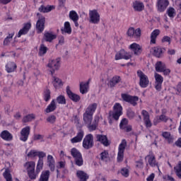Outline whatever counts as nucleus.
<instances>
[{
	"instance_id": "0eeeda50",
	"label": "nucleus",
	"mask_w": 181,
	"mask_h": 181,
	"mask_svg": "<svg viewBox=\"0 0 181 181\" xmlns=\"http://www.w3.org/2000/svg\"><path fill=\"white\" fill-rule=\"evenodd\" d=\"M121 97L123 101H125L126 103H129V104H132V105H134V107L136 105V102L138 101V100H139L138 96H132L126 93H122L121 95Z\"/></svg>"
},
{
	"instance_id": "7ed1b4c3",
	"label": "nucleus",
	"mask_w": 181,
	"mask_h": 181,
	"mask_svg": "<svg viewBox=\"0 0 181 181\" xmlns=\"http://www.w3.org/2000/svg\"><path fill=\"white\" fill-rule=\"evenodd\" d=\"M71 154L75 159V163L77 166H83V157L81 153L77 148H73L71 149Z\"/></svg>"
},
{
	"instance_id": "c03bdc74",
	"label": "nucleus",
	"mask_w": 181,
	"mask_h": 181,
	"mask_svg": "<svg viewBox=\"0 0 181 181\" xmlns=\"http://www.w3.org/2000/svg\"><path fill=\"white\" fill-rule=\"evenodd\" d=\"M119 83V76H114L109 82L108 86L109 87H115L116 84Z\"/></svg>"
},
{
	"instance_id": "c9c22d12",
	"label": "nucleus",
	"mask_w": 181,
	"mask_h": 181,
	"mask_svg": "<svg viewBox=\"0 0 181 181\" xmlns=\"http://www.w3.org/2000/svg\"><path fill=\"white\" fill-rule=\"evenodd\" d=\"M160 31L159 30H154L151 34V45H155L156 43V37L159 36Z\"/></svg>"
},
{
	"instance_id": "338daca9",
	"label": "nucleus",
	"mask_w": 181,
	"mask_h": 181,
	"mask_svg": "<svg viewBox=\"0 0 181 181\" xmlns=\"http://www.w3.org/2000/svg\"><path fill=\"white\" fill-rule=\"evenodd\" d=\"M164 179L165 180H169V181H175V178H173L172 176L170 175H165L164 176Z\"/></svg>"
},
{
	"instance_id": "a19ab883",
	"label": "nucleus",
	"mask_w": 181,
	"mask_h": 181,
	"mask_svg": "<svg viewBox=\"0 0 181 181\" xmlns=\"http://www.w3.org/2000/svg\"><path fill=\"white\" fill-rule=\"evenodd\" d=\"M49 176H50V171L49 170L42 171L39 181H49Z\"/></svg>"
},
{
	"instance_id": "20e7f679",
	"label": "nucleus",
	"mask_w": 181,
	"mask_h": 181,
	"mask_svg": "<svg viewBox=\"0 0 181 181\" xmlns=\"http://www.w3.org/2000/svg\"><path fill=\"white\" fill-rule=\"evenodd\" d=\"M125 148H127V140L122 139L118 148L117 162H122V160H124V152H125Z\"/></svg>"
},
{
	"instance_id": "72a5a7b5",
	"label": "nucleus",
	"mask_w": 181,
	"mask_h": 181,
	"mask_svg": "<svg viewBox=\"0 0 181 181\" xmlns=\"http://www.w3.org/2000/svg\"><path fill=\"white\" fill-rule=\"evenodd\" d=\"M88 84H90V82H81L80 83V93L81 94H87L88 93Z\"/></svg>"
},
{
	"instance_id": "bf43d9fd",
	"label": "nucleus",
	"mask_w": 181,
	"mask_h": 181,
	"mask_svg": "<svg viewBox=\"0 0 181 181\" xmlns=\"http://www.w3.org/2000/svg\"><path fill=\"white\" fill-rule=\"evenodd\" d=\"M120 173L124 177H128L129 176V170L125 168L121 170Z\"/></svg>"
},
{
	"instance_id": "4c0bfd02",
	"label": "nucleus",
	"mask_w": 181,
	"mask_h": 181,
	"mask_svg": "<svg viewBox=\"0 0 181 181\" xmlns=\"http://www.w3.org/2000/svg\"><path fill=\"white\" fill-rule=\"evenodd\" d=\"M16 64L14 62H8L6 66L7 73H13L16 70Z\"/></svg>"
},
{
	"instance_id": "1a4fd4ad",
	"label": "nucleus",
	"mask_w": 181,
	"mask_h": 181,
	"mask_svg": "<svg viewBox=\"0 0 181 181\" xmlns=\"http://www.w3.org/2000/svg\"><path fill=\"white\" fill-rule=\"evenodd\" d=\"M47 67L50 69L51 74L53 76L54 73V70H59L60 67V58H57L56 59H53L47 64Z\"/></svg>"
},
{
	"instance_id": "412c9836",
	"label": "nucleus",
	"mask_w": 181,
	"mask_h": 181,
	"mask_svg": "<svg viewBox=\"0 0 181 181\" xmlns=\"http://www.w3.org/2000/svg\"><path fill=\"white\" fill-rule=\"evenodd\" d=\"M57 110V103H56V99H54L51 103L47 105L45 110V114H50V112H54Z\"/></svg>"
},
{
	"instance_id": "6ab92c4d",
	"label": "nucleus",
	"mask_w": 181,
	"mask_h": 181,
	"mask_svg": "<svg viewBox=\"0 0 181 181\" xmlns=\"http://www.w3.org/2000/svg\"><path fill=\"white\" fill-rule=\"evenodd\" d=\"M141 115L143 116L144 125H146L147 128H151V127H152V122H151L149 113L146 110H142Z\"/></svg>"
},
{
	"instance_id": "37998d69",
	"label": "nucleus",
	"mask_w": 181,
	"mask_h": 181,
	"mask_svg": "<svg viewBox=\"0 0 181 181\" xmlns=\"http://www.w3.org/2000/svg\"><path fill=\"white\" fill-rule=\"evenodd\" d=\"M13 36H15V33L8 34V35L4 40V46H9L11 42H12Z\"/></svg>"
},
{
	"instance_id": "423d86ee",
	"label": "nucleus",
	"mask_w": 181,
	"mask_h": 181,
	"mask_svg": "<svg viewBox=\"0 0 181 181\" xmlns=\"http://www.w3.org/2000/svg\"><path fill=\"white\" fill-rule=\"evenodd\" d=\"M114 111L112 113V117L115 119L116 121H118L119 119V117L122 115V106H121V104L119 103H115L113 107Z\"/></svg>"
},
{
	"instance_id": "5701e85b",
	"label": "nucleus",
	"mask_w": 181,
	"mask_h": 181,
	"mask_svg": "<svg viewBox=\"0 0 181 181\" xmlns=\"http://www.w3.org/2000/svg\"><path fill=\"white\" fill-rule=\"evenodd\" d=\"M0 136L4 141H6L7 142H11L13 139V136L11 134L8 130H4L1 134Z\"/></svg>"
},
{
	"instance_id": "6e6552de",
	"label": "nucleus",
	"mask_w": 181,
	"mask_h": 181,
	"mask_svg": "<svg viewBox=\"0 0 181 181\" xmlns=\"http://www.w3.org/2000/svg\"><path fill=\"white\" fill-rule=\"evenodd\" d=\"M94 145V137L92 134H88L83 141V147L85 149H90Z\"/></svg>"
},
{
	"instance_id": "9b49d317",
	"label": "nucleus",
	"mask_w": 181,
	"mask_h": 181,
	"mask_svg": "<svg viewBox=\"0 0 181 181\" xmlns=\"http://www.w3.org/2000/svg\"><path fill=\"white\" fill-rule=\"evenodd\" d=\"M30 134V127L27 126L21 129L20 139L23 142H26L28 141V138H29Z\"/></svg>"
},
{
	"instance_id": "864d4df0",
	"label": "nucleus",
	"mask_w": 181,
	"mask_h": 181,
	"mask_svg": "<svg viewBox=\"0 0 181 181\" xmlns=\"http://www.w3.org/2000/svg\"><path fill=\"white\" fill-rule=\"evenodd\" d=\"M153 54L156 57H160V55L162 54V49L160 47H154Z\"/></svg>"
},
{
	"instance_id": "4be33fe9",
	"label": "nucleus",
	"mask_w": 181,
	"mask_h": 181,
	"mask_svg": "<svg viewBox=\"0 0 181 181\" xmlns=\"http://www.w3.org/2000/svg\"><path fill=\"white\" fill-rule=\"evenodd\" d=\"M47 166L49 168L51 172H54V169L56 168V161H54V158L53 156L48 155L47 157Z\"/></svg>"
},
{
	"instance_id": "7c9ffc66",
	"label": "nucleus",
	"mask_w": 181,
	"mask_h": 181,
	"mask_svg": "<svg viewBox=\"0 0 181 181\" xmlns=\"http://www.w3.org/2000/svg\"><path fill=\"white\" fill-rule=\"evenodd\" d=\"M76 176L79 179V181H87L88 179V175L83 170H77Z\"/></svg>"
},
{
	"instance_id": "4468645a",
	"label": "nucleus",
	"mask_w": 181,
	"mask_h": 181,
	"mask_svg": "<svg viewBox=\"0 0 181 181\" xmlns=\"http://www.w3.org/2000/svg\"><path fill=\"white\" fill-rule=\"evenodd\" d=\"M42 169H43V167H41L40 165H37L35 171V170L32 171H29L28 173V175L30 180H35L37 177V176H39V174L42 170Z\"/></svg>"
},
{
	"instance_id": "9d476101",
	"label": "nucleus",
	"mask_w": 181,
	"mask_h": 181,
	"mask_svg": "<svg viewBox=\"0 0 181 181\" xmlns=\"http://www.w3.org/2000/svg\"><path fill=\"white\" fill-rule=\"evenodd\" d=\"M155 81V88L157 91H160L162 90V83H163V76L158 73L154 74Z\"/></svg>"
},
{
	"instance_id": "4d7b16f0",
	"label": "nucleus",
	"mask_w": 181,
	"mask_h": 181,
	"mask_svg": "<svg viewBox=\"0 0 181 181\" xmlns=\"http://www.w3.org/2000/svg\"><path fill=\"white\" fill-rule=\"evenodd\" d=\"M132 57V54L129 52H125V50L123 49V54L122 56V59H124V60H129Z\"/></svg>"
},
{
	"instance_id": "2f4dec72",
	"label": "nucleus",
	"mask_w": 181,
	"mask_h": 181,
	"mask_svg": "<svg viewBox=\"0 0 181 181\" xmlns=\"http://www.w3.org/2000/svg\"><path fill=\"white\" fill-rule=\"evenodd\" d=\"M83 136H84V132L80 131L77 134L76 136L71 139V142L72 144H77V142H81V141H83Z\"/></svg>"
},
{
	"instance_id": "052dcab7",
	"label": "nucleus",
	"mask_w": 181,
	"mask_h": 181,
	"mask_svg": "<svg viewBox=\"0 0 181 181\" xmlns=\"http://www.w3.org/2000/svg\"><path fill=\"white\" fill-rule=\"evenodd\" d=\"M37 153L38 151H36L35 150H31L28 154L27 156H28V158H35L36 156H37Z\"/></svg>"
},
{
	"instance_id": "a211bd4d",
	"label": "nucleus",
	"mask_w": 181,
	"mask_h": 181,
	"mask_svg": "<svg viewBox=\"0 0 181 181\" xmlns=\"http://www.w3.org/2000/svg\"><path fill=\"white\" fill-rule=\"evenodd\" d=\"M98 121H99L98 118L95 117L93 122V119H90L89 122H84V123L87 125V128L89 129L90 132H91L97 129V127H98Z\"/></svg>"
},
{
	"instance_id": "b1692460",
	"label": "nucleus",
	"mask_w": 181,
	"mask_h": 181,
	"mask_svg": "<svg viewBox=\"0 0 181 181\" xmlns=\"http://www.w3.org/2000/svg\"><path fill=\"white\" fill-rule=\"evenodd\" d=\"M66 93L69 98L71 100H72V101H74V103H78V101H80L81 100L80 95L71 92V90L69 88V86H67L66 88Z\"/></svg>"
},
{
	"instance_id": "e2e57ef3",
	"label": "nucleus",
	"mask_w": 181,
	"mask_h": 181,
	"mask_svg": "<svg viewBox=\"0 0 181 181\" xmlns=\"http://www.w3.org/2000/svg\"><path fill=\"white\" fill-rule=\"evenodd\" d=\"M122 54H124V49L120 50L115 54V60H121L122 59Z\"/></svg>"
},
{
	"instance_id": "680f3d73",
	"label": "nucleus",
	"mask_w": 181,
	"mask_h": 181,
	"mask_svg": "<svg viewBox=\"0 0 181 181\" xmlns=\"http://www.w3.org/2000/svg\"><path fill=\"white\" fill-rule=\"evenodd\" d=\"M43 138H45V136L42 134L34 135V141H41V142H45V140H43Z\"/></svg>"
},
{
	"instance_id": "f8f14e48",
	"label": "nucleus",
	"mask_w": 181,
	"mask_h": 181,
	"mask_svg": "<svg viewBox=\"0 0 181 181\" xmlns=\"http://www.w3.org/2000/svg\"><path fill=\"white\" fill-rule=\"evenodd\" d=\"M128 119L123 118L119 124L120 129H122L124 132H131V131H132V126L128 124Z\"/></svg>"
},
{
	"instance_id": "0e129e2a",
	"label": "nucleus",
	"mask_w": 181,
	"mask_h": 181,
	"mask_svg": "<svg viewBox=\"0 0 181 181\" xmlns=\"http://www.w3.org/2000/svg\"><path fill=\"white\" fill-rule=\"evenodd\" d=\"M163 43L167 42L168 45H170V42H172V39L170 38L169 36H164L162 39Z\"/></svg>"
},
{
	"instance_id": "603ef678",
	"label": "nucleus",
	"mask_w": 181,
	"mask_h": 181,
	"mask_svg": "<svg viewBox=\"0 0 181 181\" xmlns=\"http://www.w3.org/2000/svg\"><path fill=\"white\" fill-rule=\"evenodd\" d=\"M127 117L129 119H134L135 118V112L131 109H128L127 111Z\"/></svg>"
},
{
	"instance_id": "de8ad7c7",
	"label": "nucleus",
	"mask_w": 181,
	"mask_h": 181,
	"mask_svg": "<svg viewBox=\"0 0 181 181\" xmlns=\"http://www.w3.org/2000/svg\"><path fill=\"white\" fill-rule=\"evenodd\" d=\"M167 14L168 15L169 18H175L176 16V10L173 7H170L167 10Z\"/></svg>"
},
{
	"instance_id": "774afa93",
	"label": "nucleus",
	"mask_w": 181,
	"mask_h": 181,
	"mask_svg": "<svg viewBox=\"0 0 181 181\" xmlns=\"http://www.w3.org/2000/svg\"><path fill=\"white\" fill-rule=\"evenodd\" d=\"M153 179H155V174L152 173L151 175H150L147 177L146 180H147V181H153Z\"/></svg>"
},
{
	"instance_id": "aec40b11",
	"label": "nucleus",
	"mask_w": 181,
	"mask_h": 181,
	"mask_svg": "<svg viewBox=\"0 0 181 181\" xmlns=\"http://www.w3.org/2000/svg\"><path fill=\"white\" fill-rule=\"evenodd\" d=\"M170 121V122H173V119H170L169 117L165 116V114H162L160 116H157L154 120L153 124L154 125H158L159 122H168V121Z\"/></svg>"
},
{
	"instance_id": "f704fd0d",
	"label": "nucleus",
	"mask_w": 181,
	"mask_h": 181,
	"mask_svg": "<svg viewBox=\"0 0 181 181\" xmlns=\"http://www.w3.org/2000/svg\"><path fill=\"white\" fill-rule=\"evenodd\" d=\"M133 8L134 11L136 12H141L143 9H144L145 6L144 5V3L139 2V1H134L133 3Z\"/></svg>"
},
{
	"instance_id": "58836bf2",
	"label": "nucleus",
	"mask_w": 181,
	"mask_h": 181,
	"mask_svg": "<svg viewBox=\"0 0 181 181\" xmlns=\"http://www.w3.org/2000/svg\"><path fill=\"white\" fill-rule=\"evenodd\" d=\"M146 158H148V164L150 166H152L153 168H155V166H158V163H156V160L155 158V156L153 154H149L146 156Z\"/></svg>"
},
{
	"instance_id": "69168bd1",
	"label": "nucleus",
	"mask_w": 181,
	"mask_h": 181,
	"mask_svg": "<svg viewBox=\"0 0 181 181\" xmlns=\"http://www.w3.org/2000/svg\"><path fill=\"white\" fill-rule=\"evenodd\" d=\"M176 90H177V95L181 94V82H180V83L177 85Z\"/></svg>"
},
{
	"instance_id": "a18cd8bd",
	"label": "nucleus",
	"mask_w": 181,
	"mask_h": 181,
	"mask_svg": "<svg viewBox=\"0 0 181 181\" xmlns=\"http://www.w3.org/2000/svg\"><path fill=\"white\" fill-rule=\"evenodd\" d=\"M174 170L179 179H181V161L178 162V164L174 167Z\"/></svg>"
},
{
	"instance_id": "ea45409f",
	"label": "nucleus",
	"mask_w": 181,
	"mask_h": 181,
	"mask_svg": "<svg viewBox=\"0 0 181 181\" xmlns=\"http://www.w3.org/2000/svg\"><path fill=\"white\" fill-rule=\"evenodd\" d=\"M54 9V6H43L42 5L39 8L40 12H42L43 13H47L48 12H50L51 11H53Z\"/></svg>"
},
{
	"instance_id": "bb28decb",
	"label": "nucleus",
	"mask_w": 181,
	"mask_h": 181,
	"mask_svg": "<svg viewBox=\"0 0 181 181\" xmlns=\"http://www.w3.org/2000/svg\"><path fill=\"white\" fill-rule=\"evenodd\" d=\"M69 18L71 19V21H73L75 26L76 28H78V14H77V12H76V11H71L69 12Z\"/></svg>"
},
{
	"instance_id": "2eb2a0df",
	"label": "nucleus",
	"mask_w": 181,
	"mask_h": 181,
	"mask_svg": "<svg viewBox=\"0 0 181 181\" xmlns=\"http://www.w3.org/2000/svg\"><path fill=\"white\" fill-rule=\"evenodd\" d=\"M46 22V18L44 16L39 17L38 21L36 23V29L37 33H42L45 30V23Z\"/></svg>"
},
{
	"instance_id": "f3484780",
	"label": "nucleus",
	"mask_w": 181,
	"mask_h": 181,
	"mask_svg": "<svg viewBox=\"0 0 181 181\" xmlns=\"http://www.w3.org/2000/svg\"><path fill=\"white\" fill-rule=\"evenodd\" d=\"M127 35L134 39H139L141 37V28L134 29V28H129Z\"/></svg>"
},
{
	"instance_id": "3c124183",
	"label": "nucleus",
	"mask_w": 181,
	"mask_h": 181,
	"mask_svg": "<svg viewBox=\"0 0 181 181\" xmlns=\"http://www.w3.org/2000/svg\"><path fill=\"white\" fill-rule=\"evenodd\" d=\"M35 119V115L31 114V115H28L25 116L23 118V122H30V121Z\"/></svg>"
},
{
	"instance_id": "a878e982",
	"label": "nucleus",
	"mask_w": 181,
	"mask_h": 181,
	"mask_svg": "<svg viewBox=\"0 0 181 181\" xmlns=\"http://www.w3.org/2000/svg\"><path fill=\"white\" fill-rule=\"evenodd\" d=\"M30 28H32V24H30V23H27L24 24L23 29L19 30L17 35V37H21L22 35H26V33L29 32Z\"/></svg>"
},
{
	"instance_id": "79ce46f5",
	"label": "nucleus",
	"mask_w": 181,
	"mask_h": 181,
	"mask_svg": "<svg viewBox=\"0 0 181 181\" xmlns=\"http://www.w3.org/2000/svg\"><path fill=\"white\" fill-rule=\"evenodd\" d=\"M155 67L156 71H158V73H162L166 66L162 62H156Z\"/></svg>"
},
{
	"instance_id": "473e14b6",
	"label": "nucleus",
	"mask_w": 181,
	"mask_h": 181,
	"mask_svg": "<svg viewBox=\"0 0 181 181\" xmlns=\"http://www.w3.org/2000/svg\"><path fill=\"white\" fill-rule=\"evenodd\" d=\"M36 166V163L34 161H28L24 164V168L25 170H27V173L31 172L32 170H35V168Z\"/></svg>"
},
{
	"instance_id": "5fc2aeb1",
	"label": "nucleus",
	"mask_w": 181,
	"mask_h": 181,
	"mask_svg": "<svg viewBox=\"0 0 181 181\" xmlns=\"http://www.w3.org/2000/svg\"><path fill=\"white\" fill-rule=\"evenodd\" d=\"M51 96H50V90L47 89L44 92V100L46 103L50 100Z\"/></svg>"
},
{
	"instance_id": "8fccbe9b",
	"label": "nucleus",
	"mask_w": 181,
	"mask_h": 181,
	"mask_svg": "<svg viewBox=\"0 0 181 181\" xmlns=\"http://www.w3.org/2000/svg\"><path fill=\"white\" fill-rule=\"evenodd\" d=\"M108 158H109L108 151H104L100 153V159L103 162H107V160H108Z\"/></svg>"
},
{
	"instance_id": "c756f323",
	"label": "nucleus",
	"mask_w": 181,
	"mask_h": 181,
	"mask_svg": "<svg viewBox=\"0 0 181 181\" xmlns=\"http://www.w3.org/2000/svg\"><path fill=\"white\" fill-rule=\"evenodd\" d=\"M52 84L56 88V90L60 88L63 86V81H62V79L59 78L57 76H52Z\"/></svg>"
},
{
	"instance_id": "6e6d98bb",
	"label": "nucleus",
	"mask_w": 181,
	"mask_h": 181,
	"mask_svg": "<svg viewBox=\"0 0 181 181\" xmlns=\"http://www.w3.org/2000/svg\"><path fill=\"white\" fill-rule=\"evenodd\" d=\"M47 52V47L45 46V45L42 44L40 47L39 54L40 56H43V54H46Z\"/></svg>"
},
{
	"instance_id": "c85d7f7f",
	"label": "nucleus",
	"mask_w": 181,
	"mask_h": 181,
	"mask_svg": "<svg viewBox=\"0 0 181 181\" xmlns=\"http://www.w3.org/2000/svg\"><path fill=\"white\" fill-rule=\"evenodd\" d=\"M61 32L62 35H71V26L70 25V23L66 21L64 23V28H61Z\"/></svg>"
},
{
	"instance_id": "cd10ccee",
	"label": "nucleus",
	"mask_w": 181,
	"mask_h": 181,
	"mask_svg": "<svg viewBox=\"0 0 181 181\" xmlns=\"http://www.w3.org/2000/svg\"><path fill=\"white\" fill-rule=\"evenodd\" d=\"M129 49H131L132 52L134 53V54H141L142 53V47L141 45L136 44V43H133L130 45Z\"/></svg>"
},
{
	"instance_id": "09e8293b",
	"label": "nucleus",
	"mask_w": 181,
	"mask_h": 181,
	"mask_svg": "<svg viewBox=\"0 0 181 181\" xmlns=\"http://www.w3.org/2000/svg\"><path fill=\"white\" fill-rule=\"evenodd\" d=\"M55 101L58 103V104L64 105L66 104V98L63 95H60L59 96L57 97Z\"/></svg>"
},
{
	"instance_id": "ddd939ff",
	"label": "nucleus",
	"mask_w": 181,
	"mask_h": 181,
	"mask_svg": "<svg viewBox=\"0 0 181 181\" xmlns=\"http://www.w3.org/2000/svg\"><path fill=\"white\" fill-rule=\"evenodd\" d=\"M57 35L54 34L53 32H49L46 31L44 33V36L42 38V42H49V43H52L54 39H57Z\"/></svg>"
},
{
	"instance_id": "39448f33",
	"label": "nucleus",
	"mask_w": 181,
	"mask_h": 181,
	"mask_svg": "<svg viewBox=\"0 0 181 181\" xmlns=\"http://www.w3.org/2000/svg\"><path fill=\"white\" fill-rule=\"evenodd\" d=\"M89 22L90 23H93L94 25H98L100 23V13L97 10L89 11Z\"/></svg>"
},
{
	"instance_id": "f03ea898",
	"label": "nucleus",
	"mask_w": 181,
	"mask_h": 181,
	"mask_svg": "<svg viewBox=\"0 0 181 181\" xmlns=\"http://www.w3.org/2000/svg\"><path fill=\"white\" fill-rule=\"evenodd\" d=\"M137 76L139 78V86L142 88H146L147 86H149V78L148 76L144 74L142 71H137Z\"/></svg>"
},
{
	"instance_id": "49530a36",
	"label": "nucleus",
	"mask_w": 181,
	"mask_h": 181,
	"mask_svg": "<svg viewBox=\"0 0 181 181\" xmlns=\"http://www.w3.org/2000/svg\"><path fill=\"white\" fill-rule=\"evenodd\" d=\"M3 176L6 181H13L12 180V175L11 174V171L9 169H6L3 173Z\"/></svg>"
},
{
	"instance_id": "e433bc0d",
	"label": "nucleus",
	"mask_w": 181,
	"mask_h": 181,
	"mask_svg": "<svg viewBox=\"0 0 181 181\" xmlns=\"http://www.w3.org/2000/svg\"><path fill=\"white\" fill-rule=\"evenodd\" d=\"M37 156L39 158V160L37 165L43 168V158H46V153L43 151H38Z\"/></svg>"
},
{
	"instance_id": "f257e3e1",
	"label": "nucleus",
	"mask_w": 181,
	"mask_h": 181,
	"mask_svg": "<svg viewBox=\"0 0 181 181\" xmlns=\"http://www.w3.org/2000/svg\"><path fill=\"white\" fill-rule=\"evenodd\" d=\"M98 105L97 103L90 104L88 107L86 109L85 112L83 113V122H89L93 119V116L94 115V112L97 110Z\"/></svg>"
},
{
	"instance_id": "13d9d810",
	"label": "nucleus",
	"mask_w": 181,
	"mask_h": 181,
	"mask_svg": "<svg viewBox=\"0 0 181 181\" xmlns=\"http://www.w3.org/2000/svg\"><path fill=\"white\" fill-rule=\"evenodd\" d=\"M56 116L54 115H51L47 118V122L49 124H54L56 122Z\"/></svg>"
},
{
	"instance_id": "393cba45",
	"label": "nucleus",
	"mask_w": 181,
	"mask_h": 181,
	"mask_svg": "<svg viewBox=\"0 0 181 181\" xmlns=\"http://www.w3.org/2000/svg\"><path fill=\"white\" fill-rule=\"evenodd\" d=\"M96 139L98 142H101L104 146H108L110 145V141H108V138L107 136L103 134H97Z\"/></svg>"
},
{
	"instance_id": "dca6fc26",
	"label": "nucleus",
	"mask_w": 181,
	"mask_h": 181,
	"mask_svg": "<svg viewBox=\"0 0 181 181\" xmlns=\"http://www.w3.org/2000/svg\"><path fill=\"white\" fill-rule=\"evenodd\" d=\"M169 6V0H157V8L159 12H165Z\"/></svg>"
}]
</instances>
